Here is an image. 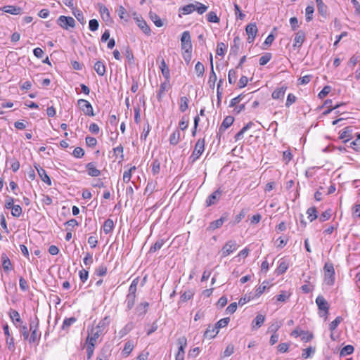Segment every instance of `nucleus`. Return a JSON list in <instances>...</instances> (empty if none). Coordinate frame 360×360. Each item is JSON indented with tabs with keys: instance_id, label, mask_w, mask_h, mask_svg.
<instances>
[{
	"instance_id": "1",
	"label": "nucleus",
	"mask_w": 360,
	"mask_h": 360,
	"mask_svg": "<svg viewBox=\"0 0 360 360\" xmlns=\"http://www.w3.org/2000/svg\"><path fill=\"white\" fill-rule=\"evenodd\" d=\"M324 283L331 286L335 283V269L333 264L330 262H326L323 266Z\"/></svg>"
},
{
	"instance_id": "2",
	"label": "nucleus",
	"mask_w": 360,
	"mask_h": 360,
	"mask_svg": "<svg viewBox=\"0 0 360 360\" xmlns=\"http://www.w3.org/2000/svg\"><path fill=\"white\" fill-rule=\"evenodd\" d=\"M316 303L318 306L319 316L324 317L326 320L329 314V304L322 295H319L316 299Z\"/></svg>"
},
{
	"instance_id": "3",
	"label": "nucleus",
	"mask_w": 360,
	"mask_h": 360,
	"mask_svg": "<svg viewBox=\"0 0 360 360\" xmlns=\"http://www.w3.org/2000/svg\"><path fill=\"white\" fill-rule=\"evenodd\" d=\"M205 143V139H199L196 141V143L195 144L194 150H193L191 155L190 156V160H191L192 162H194L195 161H196L200 157V155L202 154V153L204 152Z\"/></svg>"
},
{
	"instance_id": "4",
	"label": "nucleus",
	"mask_w": 360,
	"mask_h": 360,
	"mask_svg": "<svg viewBox=\"0 0 360 360\" xmlns=\"http://www.w3.org/2000/svg\"><path fill=\"white\" fill-rule=\"evenodd\" d=\"M57 23L62 28L68 30V27H75V20L72 17H67L65 15H60L58 20Z\"/></svg>"
},
{
	"instance_id": "5",
	"label": "nucleus",
	"mask_w": 360,
	"mask_h": 360,
	"mask_svg": "<svg viewBox=\"0 0 360 360\" xmlns=\"http://www.w3.org/2000/svg\"><path fill=\"white\" fill-rule=\"evenodd\" d=\"M238 248V245L235 240H229L222 247L221 250V257H226L231 253L233 252Z\"/></svg>"
},
{
	"instance_id": "6",
	"label": "nucleus",
	"mask_w": 360,
	"mask_h": 360,
	"mask_svg": "<svg viewBox=\"0 0 360 360\" xmlns=\"http://www.w3.org/2000/svg\"><path fill=\"white\" fill-rule=\"evenodd\" d=\"M181 47L183 51L192 50V43L190 32L184 31L181 38Z\"/></svg>"
},
{
	"instance_id": "7",
	"label": "nucleus",
	"mask_w": 360,
	"mask_h": 360,
	"mask_svg": "<svg viewBox=\"0 0 360 360\" xmlns=\"http://www.w3.org/2000/svg\"><path fill=\"white\" fill-rule=\"evenodd\" d=\"M77 104L86 115L94 116L93 107L91 103L84 99H79Z\"/></svg>"
},
{
	"instance_id": "8",
	"label": "nucleus",
	"mask_w": 360,
	"mask_h": 360,
	"mask_svg": "<svg viewBox=\"0 0 360 360\" xmlns=\"http://www.w3.org/2000/svg\"><path fill=\"white\" fill-rule=\"evenodd\" d=\"M245 31L248 34V42L252 43L258 31L256 23L248 24L246 26Z\"/></svg>"
},
{
	"instance_id": "9",
	"label": "nucleus",
	"mask_w": 360,
	"mask_h": 360,
	"mask_svg": "<svg viewBox=\"0 0 360 360\" xmlns=\"http://www.w3.org/2000/svg\"><path fill=\"white\" fill-rule=\"evenodd\" d=\"M34 168L38 172V174L39 177L41 178V181L44 183L47 184L49 186L51 185V181L49 175L46 174V172L44 169L40 167L39 165L35 163L34 165Z\"/></svg>"
},
{
	"instance_id": "10",
	"label": "nucleus",
	"mask_w": 360,
	"mask_h": 360,
	"mask_svg": "<svg viewBox=\"0 0 360 360\" xmlns=\"http://www.w3.org/2000/svg\"><path fill=\"white\" fill-rule=\"evenodd\" d=\"M221 194L222 191H221L220 188L211 193L206 200V206L209 207L215 204L217 200L221 197Z\"/></svg>"
},
{
	"instance_id": "11",
	"label": "nucleus",
	"mask_w": 360,
	"mask_h": 360,
	"mask_svg": "<svg viewBox=\"0 0 360 360\" xmlns=\"http://www.w3.org/2000/svg\"><path fill=\"white\" fill-rule=\"evenodd\" d=\"M352 138V127H347L340 133L339 139H342L344 143L348 142Z\"/></svg>"
},
{
	"instance_id": "12",
	"label": "nucleus",
	"mask_w": 360,
	"mask_h": 360,
	"mask_svg": "<svg viewBox=\"0 0 360 360\" xmlns=\"http://www.w3.org/2000/svg\"><path fill=\"white\" fill-rule=\"evenodd\" d=\"M210 59L211 70H210V72L208 84H209V86L210 89H214V86H215V82H216L217 78L216 73L214 71L212 54H210Z\"/></svg>"
},
{
	"instance_id": "13",
	"label": "nucleus",
	"mask_w": 360,
	"mask_h": 360,
	"mask_svg": "<svg viewBox=\"0 0 360 360\" xmlns=\"http://www.w3.org/2000/svg\"><path fill=\"white\" fill-rule=\"evenodd\" d=\"M1 260L2 268L5 272H8L13 270V267L12 263L6 253H2Z\"/></svg>"
},
{
	"instance_id": "14",
	"label": "nucleus",
	"mask_w": 360,
	"mask_h": 360,
	"mask_svg": "<svg viewBox=\"0 0 360 360\" xmlns=\"http://www.w3.org/2000/svg\"><path fill=\"white\" fill-rule=\"evenodd\" d=\"M305 40V33L302 30L298 31L297 33H295V39H294V44L292 46L294 48H300L302 45Z\"/></svg>"
},
{
	"instance_id": "15",
	"label": "nucleus",
	"mask_w": 360,
	"mask_h": 360,
	"mask_svg": "<svg viewBox=\"0 0 360 360\" xmlns=\"http://www.w3.org/2000/svg\"><path fill=\"white\" fill-rule=\"evenodd\" d=\"M30 335L28 333V339H27L26 340H28L30 345L33 344L35 345H38L41 336V331L38 330L36 331H32L30 332Z\"/></svg>"
},
{
	"instance_id": "16",
	"label": "nucleus",
	"mask_w": 360,
	"mask_h": 360,
	"mask_svg": "<svg viewBox=\"0 0 360 360\" xmlns=\"http://www.w3.org/2000/svg\"><path fill=\"white\" fill-rule=\"evenodd\" d=\"M227 214L225 213V214H223L221 215V217L219 219H217V220H214L212 222L210 223V225L208 226V229L209 230H214L216 229H218L219 227H221L223 224V223L227 220Z\"/></svg>"
},
{
	"instance_id": "17",
	"label": "nucleus",
	"mask_w": 360,
	"mask_h": 360,
	"mask_svg": "<svg viewBox=\"0 0 360 360\" xmlns=\"http://www.w3.org/2000/svg\"><path fill=\"white\" fill-rule=\"evenodd\" d=\"M99 12L101 13L102 19L106 22H111L112 18L110 17V11L108 8L103 5L99 4Z\"/></svg>"
},
{
	"instance_id": "18",
	"label": "nucleus",
	"mask_w": 360,
	"mask_h": 360,
	"mask_svg": "<svg viewBox=\"0 0 360 360\" xmlns=\"http://www.w3.org/2000/svg\"><path fill=\"white\" fill-rule=\"evenodd\" d=\"M234 117L232 116H226L219 129L218 134H222L227 128H229L233 122Z\"/></svg>"
},
{
	"instance_id": "19",
	"label": "nucleus",
	"mask_w": 360,
	"mask_h": 360,
	"mask_svg": "<svg viewBox=\"0 0 360 360\" xmlns=\"http://www.w3.org/2000/svg\"><path fill=\"white\" fill-rule=\"evenodd\" d=\"M332 100L330 99H327L324 101V103H323V105L324 107H326L328 109L326 110L323 112V115H328L329 113H330L333 110H336L337 108H338L341 105H343L344 103H340V104H336L335 105H332Z\"/></svg>"
},
{
	"instance_id": "20",
	"label": "nucleus",
	"mask_w": 360,
	"mask_h": 360,
	"mask_svg": "<svg viewBox=\"0 0 360 360\" xmlns=\"http://www.w3.org/2000/svg\"><path fill=\"white\" fill-rule=\"evenodd\" d=\"M233 44L231 46L230 54L236 56L238 54L240 46V38L236 36L233 39Z\"/></svg>"
},
{
	"instance_id": "21",
	"label": "nucleus",
	"mask_w": 360,
	"mask_h": 360,
	"mask_svg": "<svg viewBox=\"0 0 360 360\" xmlns=\"http://www.w3.org/2000/svg\"><path fill=\"white\" fill-rule=\"evenodd\" d=\"M88 174L93 177L98 176L101 174V171L98 169L94 162H89L86 165Z\"/></svg>"
},
{
	"instance_id": "22",
	"label": "nucleus",
	"mask_w": 360,
	"mask_h": 360,
	"mask_svg": "<svg viewBox=\"0 0 360 360\" xmlns=\"http://www.w3.org/2000/svg\"><path fill=\"white\" fill-rule=\"evenodd\" d=\"M288 89L287 86H282L281 87L275 89L271 96L274 99H282L284 97L285 93Z\"/></svg>"
},
{
	"instance_id": "23",
	"label": "nucleus",
	"mask_w": 360,
	"mask_h": 360,
	"mask_svg": "<svg viewBox=\"0 0 360 360\" xmlns=\"http://www.w3.org/2000/svg\"><path fill=\"white\" fill-rule=\"evenodd\" d=\"M102 330H96L94 332V329L91 330V335H89L86 338V344L90 345V343H92L95 345L96 340L99 338V336L101 335Z\"/></svg>"
},
{
	"instance_id": "24",
	"label": "nucleus",
	"mask_w": 360,
	"mask_h": 360,
	"mask_svg": "<svg viewBox=\"0 0 360 360\" xmlns=\"http://www.w3.org/2000/svg\"><path fill=\"white\" fill-rule=\"evenodd\" d=\"M279 265L276 269V273L277 275L283 274L287 269H288L289 264L285 259L283 258L281 259L278 262Z\"/></svg>"
},
{
	"instance_id": "25",
	"label": "nucleus",
	"mask_w": 360,
	"mask_h": 360,
	"mask_svg": "<svg viewBox=\"0 0 360 360\" xmlns=\"http://www.w3.org/2000/svg\"><path fill=\"white\" fill-rule=\"evenodd\" d=\"M39 319L37 316H34V317H31L29 319V332L36 331L39 330Z\"/></svg>"
},
{
	"instance_id": "26",
	"label": "nucleus",
	"mask_w": 360,
	"mask_h": 360,
	"mask_svg": "<svg viewBox=\"0 0 360 360\" xmlns=\"http://www.w3.org/2000/svg\"><path fill=\"white\" fill-rule=\"evenodd\" d=\"M170 88L169 80H165L160 84L159 91L157 94V98L158 101H161L162 94L165 91H167Z\"/></svg>"
},
{
	"instance_id": "27",
	"label": "nucleus",
	"mask_w": 360,
	"mask_h": 360,
	"mask_svg": "<svg viewBox=\"0 0 360 360\" xmlns=\"http://www.w3.org/2000/svg\"><path fill=\"white\" fill-rule=\"evenodd\" d=\"M160 69L162 72V74L163 77H165V80H169L170 79V71L164 59H162V61L160 63Z\"/></svg>"
},
{
	"instance_id": "28",
	"label": "nucleus",
	"mask_w": 360,
	"mask_h": 360,
	"mask_svg": "<svg viewBox=\"0 0 360 360\" xmlns=\"http://www.w3.org/2000/svg\"><path fill=\"white\" fill-rule=\"evenodd\" d=\"M3 11L7 13L13 14V15H18L20 13L22 8L18 6H5L2 8Z\"/></svg>"
},
{
	"instance_id": "29",
	"label": "nucleus",
	"mask_w": 360,
	"mask_h": 360,
	"mask_svg": "<svg viewBox=\"0 0 360 360\" xmlns=\"http://www.w3.org/2000/svg\"><path fill=\"white\" fill-rule=\"evenodd\" d=\"M94 68L99 76H103L105 74V66L101 60L97 61L94 64Z\"/></svg>"
},
{
	"instance_id": "30",
	"label": "nucleus",
	"mask_w": 360,
	"mask_h": 360,
	"mask_svg": "<svg viewBox=\"0 0 360 360\" xmlns=\"http://www.w3.org/2000/svg\"><path fill=\"white\" fill-rule=\"evenodd\" d=\"M137 25L139 27L143 32L144 34H146V35L150 34V28L144 20L137 19Z\"/></svg>"
},
{
	"instance_id": "31",
	"label": "nucleus",
	"mask_w": 360,
	"mask_h": 360,
	"mask_svg": "<svg viewBox=\"0 0 360 360\" xmlns=\"http://www.w3.org/2000/svg\"><path fill=\"white\" fill-rule=\"evenodd\" d=\"M181 139V133L179 129H176L169 137V143L172 146H176L179 143Z\"/></svg>"
},
{
	"instance_id": "32",
	"label": "nucleus",
	"mask_w": 360,
	"mask_h": 360,
	"mask_svg": "<svg viewBox=\"0 0 360 360\" xmlns=\"http://www.w3.org/2000/svg\"><path fill=\"white\" fill-rule=\"evenodd\" d=\"M114 222L111 219H108L104 221L103 224V231L105 234H108L112 232L114 229Z\"/></svg>"
},
{
	"instance_id": "33",
	"label": "nucleus",
	"mask_w": 360,
	"mask_h": 360,
	"mask_svg": "<svg viewBox=\"0 0 360 360\" xmlns=\"http://www.w3.org/2000/svg\"><path fill=\"white\" fill-rule=\"evenodd\" d=\"M219 333L218 329H215L214 327L209 326L204 333V338H214Z\"/></svg>"
},
{
	"instance_id": "34",
	"label": "nucleus",
	"mask_w": 360,
	"mask_h": 360,
	"mask_svg": "<svg viewBox=\"0 0 360 360\" xmlns=\"http://www.w3.org/2000/svg\"><path fill=\"white\" fill-rule=\"evenodd\" d=\"M9 316H10V318L11 319L12 321L14 323H19L20 324L23 323L22 321L20 318V314L18 313V311L11 309L9 313Z\"/></svg>"
},
{
	"instance_id": "35",
	"label": "nucleus",
	"mask_w": 360,
	"mask_h": 360,
	"mask_svg": "<svg viewBox=\"0 0 360 360\" xmlns=\"http://www.w3.org/2000/svg\"><path fill=\"white\" fill-rule=\"evenodd\" d=\"M165 240L162 238L158 239L150 248L149 252L153 253L155 252L157 250L162 248L163 245L165 244Z\"/></svg>"
},
{
	"instance_id": "36",
	"label": "nucleus",
	"mask_w": 360,
	"mask_h": 360,
	"mask_svg": "<svg viewBox=\"0 0 360 360\" xmlns=\"http://www.w3.org/2000/svg\"><path fill=\"white\" fill-rule=\"evenodd\" d=\"M316 3L317 5L318 11L320 15L326 16L327 13V6L323 3V0H316Z\"/></svg>"
},
{
	"instance_id": "37",
	"label": "nucleus",
	"mask_w": 360,
	"mask_h": 360,
	"mask_svg": "<svg viewBox=\"0 0 360 360\" xmlns=\"http://www.w3.org/2000/svg\"><path fill=\"white\" fill-rule=\"evenodd\" d=\"M149 307V303L147 302L140 303L137 307L136 311L139 313V315H144L148 311V309Z\"/></svg>"
},
{
	"instance_id": "38",
	"label": "nucleus",
	"mask_w": 360,
	"mask_h": 360,
	"mask_svg": "<svg viewBox=\"0 0 360 360\" xmlns=\"http://www.w3.org/2000/svg\"><path fill=\"white\" fill-rule=\"evenodd\" d=\"M77 321V319L75 317L66 318L63 321L62 325V329L64 330H68L69 328Z\"/></svg>"
},
{
	"instance_id": "39",
	"label": "nucleus",
	"mask_w": 360,
	"mask_h": 360,
	"mask_svg": "<svg viewBox=\"0 0 360 360\" xmlns=\"http://www.w3.org/2000/svg\"><path fill=\"white\" fill-rule=\"evenodd\" d=\"M149 15H150V18L151 19V20L154 22V24L157 27H160L163 25V22H162V20L156 13L150 11L149 13Z\"/></svg>"
},
{
	"instance_id": "40",
	"label": "nucleus",
	"mask_w": 360,
	"mask_h": 360,
	"mask_svg": "<svg viewBox=\"0 0 360 360\" xmlns=\"http://www.w3.org/2000/svg\"><path fill=\"white\" fill-rule=\"evenodd\" d=\"M136 300V295H129L127 294L126 297V304L127 308L128 310H131L135 304Z\"/></svg>"
},
{
	"instance_id": "41",
	"label": "nucleus",
	"mask_w": 360,
	"mask_h": 360,
	"mask_svg": "<svg viewBox=\"0 0 360 360\" xmlns=\"http://www.w3.org/2000/svg\"><path fill=\"white\" fill-rule=\"evenodd\" d=\"M308 219L311 222L318 217L317 210L315 207H311L307 210Z\"/></svg>"
},
{
	"instance_id": "42",
	"label": "nucleus",
	"mask_w": 360,
	"mask_h": 360,
	"mask_svg": "<svg viewBox=\"0 0 360 360\" xmlns=\"http://www.w3.org/2000/svg\"><path fill=\"white\" fill-rule=\"evenodd\" d=\"M180 11H182V14L184 15H188L191 13H193L194 11H195V5L193 4H190L188 5H186L180 8Z\"/></svg>"
},
{
	"instance_id": "43",
	"label": "nucleus",
	"mask_w": 360,
	"mask_h": 360,
	"mask_svg": "<svg viewBox=\"0 0 360 360\" xmlns=\"http://www.w3.org/2000/svg\"><path fill=\"white\" fill-rule=\"evenodd\" d=\"M265 317L262 314H258L252 321L253 327L259 328L264 322Z\"/></svg>"
},
{
	"instance_id": "44",
	"label": "nucleus",
	"mask_w": 360,
	"mask_h": 360,
	"mask_svg": "<svg viewBox=\"0 0 360 360\" xmlns=\"http://www.w3.org/2000/svg\"><path fill=\"white\" fill-rule=\"evenodd\" d=\"M124 55H125L126 58L127 59L129 63H130V64L134 63V57L133 52H132L131 49L129 48V46H128L125 47Z\"/></svg>"
},
{
	"instance_id": "45",
	"label": "nucleus",
	"mask_w": 360,
	"mask_h": 360,
	"mask_svg": "<svg viewBox=\"0 0 360 360\" xmlns=\"http://www.w3.org/2000/svg\"><path fill=\"white\" fill-rule=\"evenodd\" d=\"M354 347L352 345H348L345 346L340 352V355L342 356H345L349 354H351L354 352Z\"/></svg>"
},
{
	"instance_id": "46",
	"label": "nucleus",
	"mask_w": 360,
	"mask_h": 360,
	"mask_svg": "<svg viewBox=\"0 0 360 360\" xmlns=\"http://www.w3.org/2000/svg\"><path fill=\"white\" fill-rule=\"evenodd\" d=\"M72 13L81 24L84 25L86 22L83 13L81 11L75 8L72 11Z\"/></svg>"
},
{
	"instance_id": "47",
	"label": "nucleus",
	"mask_w": 360,
	"mask_h": 360,
	"mask_svg": "<svg viewBox=\"0 0 360 360\" xmlns=\"http://www.w3.org/2000/svg\"><path fill=\"white\" fill-rule=\"evenodd\" d=\"M180 101L179 110L181 112H185L188 108V98L186 96H182Z\"/></svg>"
},
{
	"instance_id": "48",
	"label": "nucleus",
	"mask_w": 360,
	"mask_h": 360,
	"mask_svg": "<svg viewBox=\"0 0 360 360\" xmlns=\"http://www.w3.org/2000/svg\"><path fill=\"white\" fill-rule=\"evenodd\" d=\"M139 283V277L134 278L129 288V295H136V290H137V285Z\"/></svg>"
},
{
	"instance_id": "49",
	"label": "nucleus",
	"mask_w": 360,
	"mask_h": 360,
	"mask_svg": "<svg viewBox=\"0 0 360 360\" xmlns=\"http://www.w3.org/2000/svg\"><path fill=\"white\" fill-rule=\"evenodd\" d=\"M314 12V6H308L305 9L306 21L310 22L313 19V13Z\"/></svg>"
},
{
	"instance_id": "50",
	"label": "nucleus",
	"mask_w": 360,
	"mask_h": 360,
	"mask_svg": "<svg viewBox=\"0 0 360 360\" xmlns=\"http://www.w3.org/2000/svg\"><path fill=\"white\" fill-rule=\"evenodd\" d=\"M195 70L198 77H202L205 72V67L200 62H198L195 65Z\"/></svg>"
},
{
	"instance_id": "51",
	"label": "nucleus",
	"mask_w": 360,
	"mask_h": 360,
	"mask_svg": "<svg viewBox=\"0 0 360 360\" xmlns=\"http://www.w3.org/2000/svg\"><path fill=\"white\" fill-rule=\"evenodd\" d=\"M230 321V319L229 317L221 319L215 324V329H218V330L224 327H226L229 322Z\"/></svg>"
},
{
	"instance_id": "52",
	"label": "nucleus",
	"mask_w": 360,
	"mask_h": 360,
	"mask_svg": "<svg viewBox=\"0 0 360 360\" xmlns=\"http://www.w3.org/2000/svg\"><path fill=\"white\" fill-rule=\"evenodd\" d=\"M343 319L341 316H337L334 321H333L329 325V329L333 331L336 329L338 325L342 321Z\"/></svg>"
},
{
	"instance_id": "53",
	"label": "nucleus",
	"mask_w": 360,
	"mask_h": 360,
	"mask_svg": "<svg viewBox=\"0 0 360 360\" xmlns=\"http://www.w3.org/2000/svg\"><path fill=\"white\" fill-rule=\"evenodd\" d=\"M207 20L210 22H219L220 20L214 11H210L207 14Z\"/></svg>"
},
{
	"instance_id": "54",
	"label": "nucleus",
	"mask_w": 360,
	"mask_h": 360,
	"mask_svg": "<svg viewBox=\"0 0 360 360\" xmlns=\"http://www.w3.org/2000/svg\"><path fill=\"white\" fill-rule=\"evenodd\" d=\"M272 58V54L271 53H265L260 58H259V65H266Z\"/></svg>"
},
{
	"instance_id": "55",
	"label": "nucleus",
	"mask_w": 360,
	"mask_h": 360,
	"mask_svg": "<svg viewBox=\"0 0 360 360\" xmlns=\"http://www.w3.org/2000/svg\"><path fill=\"white\" fill-rule=\"evenodd\" d=\"M133 348H134L133 343L130 341H128L125 343L122 352L126 356H129V354L133 350Z\"/></svg>"
},
{
	"instance_id": "56",
	"label": "nucleus",
	"mask_w": 360,
	"mask_h": 360,
	"mask_svg": "<svg viewBox=\"0 0 360 360\" xmlns=\"http://www.w3.org/2000/svg\"><path fill=\"white\" fill-rule=\"evenodd\" d=\"M136 169V167L135 166H133L131 167L129 170L127 171H125L123 174V181L125 182V183H128L130 180H131V172L132 171L135 170Z\"/></svg>"
},
{
	"instance_id": "57",
	"label": "nucleus",
	"mask_w": 360,
	"mask_h": 360,
	"mask_svg": "<svg viewBox=\"0 0 360 360\" xmlns=\"http://www.w3.org/2000/svg\"><path fill=\"white\" fill-rule=\"evenodd\" d=\"M226 50V46L224 43L220 42V43L217 44V54L218 56H224Z\"/></svg>"
},
{
	"instance_id": "58",
	"label": "nucleus",
	"mask_w": 360,
	"mask_h": 360,
	"mask_svg": "<svg viewBox=\"0 0 360 360\" xmlns=\"http://www.w3.org/2000/svg\"><path fill=\"white\" fill-rule=\"evenodd\" d=\"M350 146L354 150L360 152V134L357 135L356 139L350 143Z\"/></svg>"
},
{
	"instance_id": "59",
	"label": "nucleus",
	"mask_w": 360,
	"mask_h": 360,
	"mask_svg": "<svg viewBox=\"0 0 360 360\" xmlns=\"http://www.w3.org/2000/svg\"><path fill=\"white\" fill-rule=\"evenodd\" d=\"M11 210V214L15 217H19L22 214V207L18 205H14Z\"/></svg>"
},
{
	"instance_id": "60",
	"label": "nucleus",
	"mask_w": 360,
	"mask_h": 360,
	"mask_svg": "<svg viewBox=\"0 0 360 360\" xmlns=\"http://www.w3.org/2000/svg\"><path fill=\"white\" fill-rule=\"evenodd\" d=\"M117 13H118L119 17L121 19H124L127 20V18L129 17L127 10L122 6H119V8L117 9Z\"/></svg>"
},
{
	"instance_id": "61",
	"label": "nucleus",
	"mask_w": 360,
	"mask_h": 360,
	"mask_svg": "<svg viewBox=\"0 0 360 360\" xmlns=\"http://www.w3.org/2000/svg\"><path fill=\"white\" fill-rule=\"evenodd\" d=\"M160 171V162L158 160H154L152 163V172L154 175L158 174Z\"/></svg>"
},
{
	"instance_id": "62",
	"label": "nucleus",
	"mask_w": 360,
	"mask_h": 360,
	"mask_svg": "<svg viewBox=\"0 0 360 360\" xmlns=\"http://www.w3.org/2000/svg\"><path fill=\"white\" fill-rule=\"evenodd\" d=\"M237 78L236 71L233 69H231L229 71L228 79L229 82L231 84H233L236 82Z\"/></svg>"
},
{
	"instance_id": "63",
	"label": "nucleus",
	"mask_w": 360,
	"mask_h": 360,
	"mask_svg": "<svg viewBox=\"0 0 360 360\" xmlns=\"http://www.w3.org/2000/svg\"><path fill=\"white\" fill-rule=\"evenodd\" d=\"M331 91V86H325L323 89L319 93L318 96L322 99L326 97Z\"/></svg>"
},
{
	"instance_id": "64",
	"label": "nucleus",
	"mask_w": 360,
	"mask_h": 360,
	"mask_svg": "<svg viewBox=\"0 0 360 360\" xmlns=\"http://www.w3.org/2000/svg\"><path fill=\"white\" fill-rule=\"evenodd\" d=\"M330 216H331V210L328 209V210H326L325 212H323L321 214V216L319 217V221L321 222L327 221L330 218Z\"/></svg>"
}]
</instances>
